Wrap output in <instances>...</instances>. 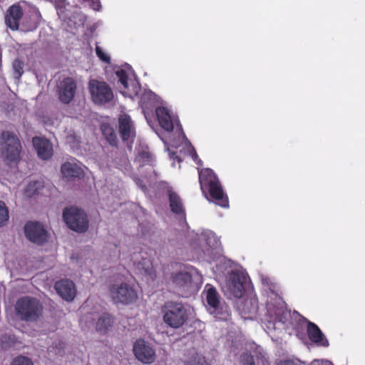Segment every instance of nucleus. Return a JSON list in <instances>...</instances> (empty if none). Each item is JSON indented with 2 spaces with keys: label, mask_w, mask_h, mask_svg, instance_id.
<instances>
[{
  "label": "nucleus",
  "mask_w": 365,
  "mask_h": 365,
  "mask_svg": "<svg viewBox=\"0 0 365 365\" xmlns=\"http://www.w3.org/2000/svg\"><path fill=\"white\" fill-rule=\"evenodd\" d=\"M41 187V183L40 182H31L26 185L24 190V195L26 197H31L35 195Z\"/></svg>",
  "instance_id": "nucleus-28"
},
{
  "label": "nucleus",
  "mask_w": 365,
  "mask_h": 365,
  "mask_svg": "<svg viewBox=\"0 0 365 365\" xmlns=\"http://www.w3.org/2000/svg\"><path fill=\"white\" fill-rule=\"evenodd\" d=\"M22 147L19 138L13 133L4 131L0 136V153L4 162L16 166L21 159Z\"/></svg>",
  "instance_id": "nucleus-2"
},
{
  "label": "nucleus",
  "mask_w": 365,
  "mask_h": 365,
  "mask_svg": "<svg viewBox=\"0 0 365 365\" xmlns=\"http://www.w3.org/2000/svg\"><path fill=\"white\" fill-rule=\"evenodd\" d=\"M96 55L98 56V57L101 60L103 61V62L105 63H110V57L106 53L103 48L101 47H100L99 46H96Z\"/></svg>",
  "instance_id": "nucleus-33"
},
{
  "label": "nucleus",
  "mask_w": 365,
  "mask_h": 365,
  "mask_svg": "<svg viewBox=\"0 0 365 365\" xmlns=\"http://www.w3.org/2000/svg\"><path fill=\"white\" fill-rule=\"evenodd\" d=\"M199 180L202 192L208 190L210 197L217 205L228 207L227 196L224 193L222 186L211 169L206 168L198 171Z\"/></svg>",
  "instance_id": "nucleus-1"
},
{
  "label": "nucleus",
  "mask_w": 365,
  "mask_h": 365,
  "mask_svg": "<svg viewBox=\"0 0 365 365\" xmlns=\"http://www.w3.org/2000/svg\"><path fill=\"white\" fill-rule=\"evenodd\" d=\"M189 150L190 151V155H191L192 158L196 162L197 164L201 165L202 161L200 159H198L197 155L195 150H194V148L190 146L189 148Z\"/></svg>",
  "instance_id": "nucleus-36"
},
{
  "label": "nucleus",
  "mask_w": 365,
  "mask_h": 365,
  "mask_svg": "<svg viewBox=\"0 0 365 365\" xmlns=\"http://www.w3.org/2000/svg\"><path fill=\"white\" fill-rule=\"evenodd\" d=\"M277 365H298V364L293 360L287 359V360L280 361Z\"/></svg>",
  "instance_id": "nucleus-38"
},
{
  "label": "nucleus",
  "mask_w": 365,
  "mask_h": 365,
  "mask_svg": "<svg viewBox=\"0 0 365 365\" xmlns=\"http://www.w3.org/2000/svg\"><path fill=\"white\" fill-rule=\"evenodd\" d=\"M187 307L182 303L168 302L165 306L164 321L170 327H182L188 317Z\"/></svg>",
  "instance_id": "nucleus-5"
},
{
  "label": "nucleus",
  "mask_w": 365,
  "mask_h": 365,
  "mask_svg": "<svg viewBox=\"0 0 365 365\" xmlns=\"http://www.w3.org/2000/svg\"><path fill=\"white\" fill-rule=\"evenodd\" d=\"M143 106L148 108L150 105L156 101V96L151 91H145L140 98Z\"/></svg>",
  "instance_id": "nucleus-29"
},
{
  "label": "nucleus",
  "mask_w": 365,
  "mask_h": 365,
  "mask_svg": "<svg viewBox=\"0 0 365 365\" xmlns=\"http://www.w3.org/2000/svg\"><path fill=\"white\" fill-rule=\"evenodd\" d=\"M11 365H34V364L29 358L19 356L13 360Z\"/></svg>",
  "instance_id": "nucleus-31"
},
{
  "label": "nucleus",
  "mask_w": 365,
  "mask_h": 365,
  "mask_svg": "<svg viewBox=\"0 0 365 365\" xmlns=\"http://www.w3.org/2000/svg\"><path fill=\"white\" fill-rule=\"evenodd\" d=\"M119 132L123 140H129L135 136V128L130 116L121 114L118 119Z\"/></svg>",
  "instance_id": "nucleus-22"
},
{
  "label": "nucleus",
  "mask_w": 365,
  "mask_h": 365,
  "mask_svg": "<svg viewBox=\"0 0 365 365\" xmlns=\"http://www.w3.org/2000/svg\"><path fill=\"white\" fill-rule=\"evenodd\" d=\"M242 365H255L253 356L248 353H245L241 356Z\"/></svg>",
  "instance_id": "nucleus-34"
},
{
  "label": "nucleus",
  "mask_w": 365,
  "mask_h": 365,
  "mask_svg": "<svg viewBox=\"0 0 365 365\" xmlns=\"http://www.w3.org/2000/svg\"><path fill=\"white\" fill-rule=\"evenodd\" d=\"M133 259L136 268L142 274L150 276L151 278L154 277L152 259L148 252L143 251L140 253L135 254Z\"/></svg>",
  "instance_id": "nucleus-15"
},
{
  "label": "nucleus",
  "mask_w": 365,
  "mask_h": 365,
  "mask_svg": "<svg viewBox=\"0 0 365 365\" xmlns=\"http://www.w3.org/2000/svg\"><path fill=\"white\" fill-rule=\"evenodd\" d=\"M110 292L115 303L129 304L137 298L135 291L126 283L113 285Z\"/></svg>",
  "instance_id": "nucleus-10"
},
{
  "label": "nucleus",
  "mask_w": 365,
  "mask_h": 365,
  "mask_svg": "<svg viewBox=\"0 0 365 365\" xmlns=\"http://www.w3.org/2000/svg\"><path fill=\"white\" fill-rule=\"evenodd\" d=\"M63 217L68 227L77 232H85L88 228L87 215L78 207L65 208Z\"/></svg>",
  "instance_id": "nucleus-6"
},
{
  "label": "nucleus",
  "mask_w": 365,
  "mask_h": 365,
  "mask_svg": "<svg viewBox=\"0 0 365 365\" xmlns=\"http://www.w3.org/2000/svg\"><path fill=\"white\" fill-rule=\"evenodd\" d=\"M170 158H173V159H175V158H176V159H178V162H180V159L179 158V157H178V156L175 155V153H171V154H170Z\"/></svg>",
  "instance_id": "nucleus-43"
},
{
  "label": "nucleus",
  "mask_w": 365,
  "mask_h": 365,
  "mask_svg": "<svg viewBox=\"0 0 365 365\" xmlns=\"http://www.w3.org/2000/svg\"><path fill=\"white\" fill-rule=\"evenodd\" d=\"M9 220V211L2 201H0V226L4 225Z\"/></svg>",
  "instance_id": "nucleus-30"
},
{
  "label": "nucleus",
  "mask_w": 365,
  "mask_h": 365,
  "mask_svg": "<svg viewBox=\"0 0 365 365\" xmlns=\"http://www.w3.org/2000/svg\"><path fill=\"white\" fill-rule=\"evenodd\" d=\"M135 180V182L136 184L144 191L145 192L147 188H146V185L145 183H143V180L139 179V178H137Z\"/></svg>",
  "instance_id": "nucleus-39"
},
{
  "label": "nucleus",
  "mask_w": 365,
  "mask_h": 365,
  "mask_svg": "<svg viewBox=\"0 0 365 365\" xmlns=\"http://www.w3.org/2000/svg\"><path fill=\"white\" fill-rule=\"evenodd\" d=\"M168 194L171 210L176 214H182L184 208L180 197L173 192L171 187L168 188Z\"/></svg>",
  "instance_id": "nucleus-24"
},
{
  "label": "nucleus",
  "mask_w": 365,
  "mask_h": 365,
  "mask_svg": "<svg viewBox=\"0 0 365 365\" xmlns=\"http://www.w3.org/2000/svg\"><path fill=\"white\" fill-rule=\"evenodd\" d=\"M118 81L123 86L124 90L121 91L123 95L130 98L138 96L140 90V86L135 79L128 77V74L123 69L115 71Z\"/></svg>",
  "instance_id": "nucleus-13"
},
{
  "label": "nucleus",
  "mask_w": 365,
  "mask_h": 365,
  "mask_svg": "<svg viewBox=\"0 0 365 365\" xmlns=\"http://www.w3.org/2000/svg\"><path fill=\"white\" fill-rule=\"evenodd\" d=\"M192 365H207V364L203 359H201L198 361V362L197 364H194Z\"/></svg>",
  "instance_id": "nucleus-42"
},
{
  "label": "nucleus",
  "mask_w": 365,
  "mask_h": 365,
  "mask_svg": "<svg viewBox=\"0 0 365 365\" xmlns=\"http://www.w3.org/2000/svg\"><path fill=\"white\" fill-rule=\"evenodd\" d=\"M311 365H332V364L327 360H314Z\"/></svg>",
  "instance_id": "nucleus-37"
},
{
  "label": "nucleus",
  "mask_w": 365,
  "mask_h": 365,
  "mask_svg": "<svg viewBox=\"0 0 365 365\" xmlns=\"http://www.w3.org/2000/svg\"><path fill=\"white\" fill-rule=\"evenodd\" d=\"M250 302L251 304V307L244 308L243 310L245 312L251 313L255 312L257 310V302L255 299H250Z\"/></svg>",
  "instance_id": "nucleus-35"
},
{
  "label": "nucleus",
  "mask_w": 365,
  "mask_h": 365,
  "mask_svg": "<svg viewBox=\"0 0 365 365\" xmlns=\"http://www.w3.org/2000/svg\"><path fill=\"white\" fill-rule=\"evenodd\" d=\"M247 281V276L240 271H232L222 287L223 292L228 297L240 299L245 290V284Z\"/></svg>",
  "instance_id": "nucleus-7"
},
{
  "label": "nucleus",
  "mask_w": 365,
  "mask_h": 365,
  "mask_svg": "<svg viewBox=\"0 0 365 365\" xmlns=\"http://www.w3.org/2000/svg\"><path fill=\"white\" fill-rule=\"evenodd\" d=\"M27 239L36 244H43L48 239V234L43 225L38 222H28L24 227Z\"/></svg>",
  "instance_id": "nucleus-14"
},
{
  "label": "nucleus",
  "mask_w": 365,
  "mask_h": 365,
  "mask_svg": "<svg viewBox=\"0 0 365 365\" xmlns=\"http://www.w3.org/2000/svg\"><path fill=\"white\" fill-rule=\"evenodd\" d=\"M204 293L206 296L210 313L217 319L227 320L230 314V308L224 302L221 301L216 289L210 284H206Z\"/></svg>",
  "instance_id": "nucleus-4"
},
{
  "label": "nucleus",
  "mask_w": 365,
  "mask_h": 365,
  "mask_svg": "<svg viewBox=\"0 0 365 365\" xmlns=\"http://www.w3.org/2000/svg\"><path fill=\"white\" fill-rule=\"evenodd\" d=\"M155 113L159 124L163 129L168 133H171L174 130L175 126H176L180 135H182V138H185V135L179 126L178 119L168 108L163 106L158 107L155 110Z\"/></svg>",
  "instance_id": "nucleus-9"
},
{
  "label": "nucleus",
  "mask_w": 365,
  "mask_h": 365,
  "mask_svg": "<svg viewBox=\"0 0 365 365\" xmlns=\"http://www.w3.org/2000/svg\"><path fill=\"white\" fill-rule=\"evenodd\" d=\"M43 305L35 298L25 297L19 299L15 307L17 315L22 320L36 322L42 315Z\"/></svg>",
  "instance_id": "nucleus-3"
},
{
  "label": "nucleus",
  "mask_w": 365,
  "mask_h": 365,
  "mask_svg": "<svg viewBox=\"0 0 365 365\" xmlns=\"http://www.w3.org/2000/svg\"><path fill=\"white\" fill-rule=\"evenodd\" d=\"M307 323V334L310 340L319 346H328L329 342L320 329L312 322H308Z\"/></svg>",
  "instance_id": "nucleus-23"
},
{
  "label": "nucleus",
  "mask_w": 365,
  "mask_h": 365,
  "mask_svg": "<svg viewBox=\"0 0 365 365\" xmlns=\"http://www.w3.org/2000/svg\"><path fill=\"white\" fill-rule=\"evenodd\" d=\"M76 88V82L73 78L66 77L60 80L56 86L59 101L63 104L70 103L74 98Z\"/></svg>",
  "instance_id": "nucleus-11"
},
{
  "label": "nucleus",
  "mask_w": 365,
  "mask_h": 365,
  "mask_svg": "<svg viewBox=\"0 0 365 365\" xmlns=\"http://www.w3.org/2000/svg\"><path fill=\"white\" fill-rule=\"evenodd\" d=\"M289 315H290L289 313H287V312L283 313L282 317H278L279 322L282 323L283 324H286L287 317H289Z\"/></svg>",
  "instance_id": "nucleus-40"
},
{
  "label": "nucleus",
  "mask_w": 365,
  "mask_h": 365,
  "mask_svg": "<svg viewBox=\"0 0 365 365\" xmlns=\"http://www.w3.org/2000/svg\"><path fill=\"white\" fill-rule=\"evenodd\" d=\"M101 130L109 144L116 145L117 137L113 129L108 124H103L101 125Z\"/></svg>",
  "instance_id": "nucleus-26"
},
{
  "label": "nucleus",
  "mask_w": 365,
  "mask_h": 365,
  "mask_svg": "<svg viewBox=\"0 0 365 365\" xmlns=\"http://www.w3.org/2000/svg\"><path fill=\"white\" fill-rule=\"evenodd\" d=\"M61 170L63 177L68 179L80 178L83 175V165L76 159L63 163Z\"/></svg>",
  "instance_id": "nucleus-21"
},
{
  "label": "nucleus",
  "mask_w": 365,
  "mask_h": 365,
  "mask_svg": "<svg viewBox=\"0 0 365 365\" xmlns=\"http://www.w3.org/2000/svg\"><path fill=\"white\" fill-rule=\"evenodd\" d=\"M33 145L38 156L42 160H48L53 154V145L46 138L35 137L33 138Z\"/></svg>",
  "instance_id": "nucleus-20"
},
{
  "label": "nucleus",
  "mask_w": 365,
  "mask_h": 365,
  "mask_svg": "<svg viewBox=\"0 0 365 365\" xmlns=\"http://www.w3.org/2000/svg\"><path fill=\"white\" fill-rule=\"evenodd\" d=\"M303 321H304V322H307L306 319H303Z\"/></svg>",
  "instance_id": "nucleus-45"
},
{
  "label": "nucleus",
  "mask_w": 365,
  "mask_h": 365,
  "mask_svg": "<svg viewBox=\"0 0 365 365\" xmlns=\"http://www.w3.org/2000/svg\"><path fill=\"white\" fill-rule=\"evenodd\" d=\"M88 88L91 98L96 104H104L113 98L111 88L104 81L91 79L89 81Z\"/></svg>",
  "instance_id": "nucleus-8"
},
{
  "label": "nucleus",
  "mask_w": 365,
  "mask_h": 365,
  "mask_svg": "<svg viewBox=\"0 0 365 365\" xmlns=\"http://www.w3.org/2000/svg\"><path fill=\"white\" fill-rule=\"evenodd\" d=\"M133 352L136 359L143 364H152L155 359V352L153 348L142 339L135 342Z\"/></svg>",
  "instance_id": "nucleus-12"
},
{
  "label": "nucleus",
  "mask_w": 365,
  "mask_h": 365,
  "mask_svg": "<svg viewBox=\"0 0 365 365\" xmlns=\"http://www.w3.org/2000/svg\"><path fill=\"white\" fill-rule=\"evenodd\" d=\"M128 164H129V163H128V160L127 158L126 157H123V165H121V166L123 165L125 167V169L127 170V167L128 166Z\"/></svg>",
  "instance_id": "nucleus-41"
},
{
  "label": "nucleus",
  "mask_w": 365,
  "mask_h": 365,
  "mask_svg": "<svg viewBox=\"0 0 365 365\" xmlns=\"http://www.w3.org/2000/svg\"><path fill=\"white\" fill-rule=\"evenodd\" d=\"M200 247L205 255H210L212 251L219 248L220 242L215 234L207 230L202 233L200 237Z\"/></svg>",
  "instance_id": "nucleus-16"
},
{
  "label": "nucleus",
  "mask_w": 365,
  "mask_h": 365,
  "mask_svg": "<svg viewBox=\"0 0 365 365\" xmlns=\"http://www.w3.org/2000/svg\"><path fill=\"white\" fill-rule=\"evenodd\" d=\"M84 319H85L86 321H87L89 319V316L88 315V316H85Z\"/></svg>",
  "instance_id": "nucleus-44"
},
{
  "label": "nucleus",
  "mask_w": 365,
  "mask_h": 365,
  "mask_svg": "<svg viewBox=\"0 0 365 365\" xmlns=\"http://www.w3.org/2000/svg\"><path fill=\"white\" fill-rule=\"evenodd\" d=\"M135 160L138 162L140 165H144L151 163L153 158L148 150H143L142 151H138Z\"/></svg>",
  "instance_id": "nucleus-27"
},
{
  "label": "nucleus",
  "mask_w": 365,
  "mask_h": 365,
  "mask_svg": "<svg viewBox=\"0 0 365 365\" xmlns=\"http://www.w3.org/2000/svg\"><path fill=\"white\" fill-rule=\"evenodd\" d=\"M55 289L59 296L67 302H71L76 295V289L74 283L68 279L57 282Z\"/></svg>",
  "instance_id": "nucleus-18"
},
{
  "label": "nucleus",
  "mask_w": 365,
  "mask_h": 365,
  "mask_svg": "<svg viewBox=\"0 0 365 365\" xmlns=\"http://www.w3.org/2000/svg\"><path fill=\"white\" fill-rule=\"evenodd\" d=\"M23 16V9L19 4L11 6L5 14V24L13 31L18 30Z\"/></svg>",
  "instance_id": "nucleus-17"
},
{
  "label": "nucleus",
  "mask_w": 365,
  "mask_h": 365,
  "mask_svg": "<svg viewBox=\"0 0 365 365\" xmlns=\"http://www.w3.org/2000/svg\"><path fill=\"white\" fill-rule=\"evenodd\" d=\"M113 324V319L112 317L105 313L98 317L96 324V329L101 333H106L112 327Z\"/></svg>",
  "instance_id": "nucleus-25"
},
{
  "label": "nucleus",
  "mask_w": 365,
  "mask_h": 365,
  "mask_svg": "<svg viewBox=\"0 0 365 365\" xmlns=\"http://www.w3.org/2000/svg\"><path fill=\"white\" fill-rule=\"evenodd\" d=\"M15 78H19L23 73V63L19 60H15L13 63Z\"/></svg>",
  "instance_id": "nucleus-32"
},
{
  "label": "nucleus",
  "mask_w": 365,
  "mask_h": 365,
  "mask_svg": "<svg viewBox=\"0 0 365 365\" xmlns=\"http://www.w3.org/2000/svg\"><path fill=\"white\" fill-rule=\"evenodd\" d=\"M199 278L197 274L180 272L173 275V283L176 287L188 290L192 287L194 282L198 280Z\"/></svg>",
  "instance_id": "nucleus-19"
}]
</instances>
